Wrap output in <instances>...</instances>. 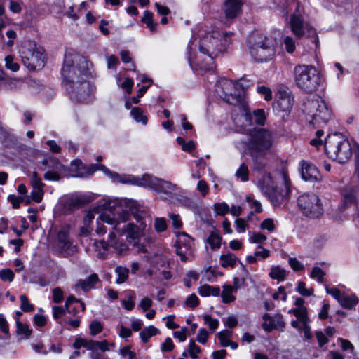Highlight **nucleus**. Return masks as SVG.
I'll use <instances>...</instances> for the list:
<instances>
[{"label": "nucleus", "instance_id": "nucleus-1", "mask_svg": "<svg viewBox=\"0 0 359 359\" xmlns=\"http://www.w3.org/2000/svg\"><path fill=\"white\" fill-rule=\"evenodd\" d=\"M107 208L113 214L103 215L102 219L107 224L112 226L118 236L127 234L128 243L133 242L137 245L140 238L143 236L147 230V224L143 217L137 214L139 208L135 201L128 199H115L107 204Z\"/></svg>", "mask_w": 359, "mask_h": 359}, {"label": "nucleus", "instance_id": "nucleus-2", "mask_svg": "<svg viewBox=\"0 0 359 359\" xmlns=\"http://www.w3.org/2000/svg\"><path fill=\"white\" fill-rule=\"evenodd\" d=\"M93 63L79 55H66L62 68L63 82L72 100L84 102L90 96L93 87L87 81L91 74Z\"/></svg>", "mask_w": 359, "mask_h": 359}, {"label": "nucleus", "instance_id": "nucleus-3", "mask_svg": "<svg viewBox=\"0 0 359 359\" xmlns=\"http://www.w3.org/2000/svg\"><path fill=\"white\" fill-rule=\"evenodd\" d=\"M219 36L220 33L218 31L208 32L201 37L199 50L204 55H207V58L204 61L199 62L195 58L191 51L196 50V44L190 41L187 46L188 60L190 67L195 70L211 71L215 68L213 58L217 57L219 53L222 52L223 48L219 46Z\"/></svg>", "mask_w": 359, "mask_h": 359}, {"label": "nucleus", "instance_id": "nucleus-4", "mask_svg": "<svg viewBox=\"0 0 359 359\" xmlns=\"http://www.w3.org/2000/svg\"><path fill=\"white\" fill-rule=\"evenodd\" d=\"M324 148L328 157L339 163H345L352 156L351 144L341 133L328 135L325 140Z\"/></svg>", "mask_w": 359, "mask_h": 359}, {"label": "nucleus", "instance_id": "nucleus-5", "mask_svg": "<svg viewBox=\"0 0 359 359\" xmlns=\"http://www.w3.org/2000/svg\"><path fill=\"white\" fill-rule=\"evenodd\" d=\"M293 74L295 85L306 93L315 92L322 83L320 74L313 65H297L294 68Z\"/></svg>", "mask_w": 359, "mask_h": 359}, {"label": "nucleus", "instance_id": "nucleus-6", "mask_svg": "<svg viewBox=\"0 0 359 359\" xmlns=\"http://www.w3.org/2000/svg\"><path fill=\"white\" fill-rule=\"evenodd\" d=\"M304 114L306 121L313 126L326 124L332 118V111L325 102L319 96L315 95L307 99L303 104Z\"/></svg>", "mask_w": 359, "mask_h": 359}, {"label": "nucleus", "instance_id": "nucleus-7", "mask_svg": "<svg viewBox=\"0 0 359 359\" xmlns=\"http://www.w3.org/2000/svg\"><path fill=\"white\" fill-rule=\"evenodd\" d=\"M273 142V134L264 128H254L247 131L245 139L236 141V146L238 149L248 150L270 151Z\"/></svg>", "mask_w": 359, "mask_h": 359}, {"label": "nucleus", "instance_id": "nucleus-8", "mask_svg": "<svg viewBox=\"0 0 359 359\" xmlns=\"http://www.w3.org/2000/svg\"><path fill=\"white\" fill-rule=\"evenodd\" d=\"M244 81L233 82L223 78L217 82L215 91L224 101L229 104L243 106L245 90L248 86L244 84Z\"/></svg>", "mask_w": 359, "mask_h": 359}, {"label": "nucleus", "instance_id": "nucleus-9", "mask_svg": "<svg viewBox=\"0 0 359 359\" xmlns=\"http://www.w3.org/2000/svg\"><path fill=\"white\" fill-rule=\"evenodd\" d=\"M19 53L22 64L29 70H39L45 65L44 49L34 41L24 42Z\"/></svg>", "mask_w": 359, "mask_h": 359}, {"label": "nucleus", "instance_id": "nucleus-10", "mask_svg": "<svg viewBox=\"0 0 359 359\" xmlns=\"http://www.w3.org/2000/svg\"><path fill=\"white\" fill-rule=\"evenodd\" d=\"M71 166L72 168L74 167L77 169L76 173L72 175L74 177H86L92 175L96 170H101L114 181L134 185H136V182H137V177L133 175H120L115 172H111L102 164L95 163L92 164L90 168H86L83 167L81 161L74 160L72 162Z\"/></svg>", "mask_w": 359, "mask_h": 359}, {"label": "nucleus", "instance_id": "nucleus-11", "mask_svg": "<svg viewBox=\"0 0 359 359\" xmlns=\"http://www.w3.org/2000/svg\"><path fill=\"white\" fill-rule=\"evenodd\" d=\"M248 49L251 57L257 62L270 60L274 55L271 41L261 34H254L248 41Z\"/></svg>", "mask_w": 359, "mask_h": 359}, {"label": "nucleus", "instance_id": "nucleus-12", "mask_svg": "<svg viewBox=\"0 0 359 359\" xmlns=\"http://www.w3.org/2000/svg\"><path fill=\"white\" fill-rule=\"evenodd\" d=\"M70 226H62L55 232V236L52 243V251L61 257H67L77 251V247L73 244L69 236Z\"/></svg>", "mask_w": 359, "mask_h": 359}, {"label": "nucleus", "instance_id": "nucleus-13", "mask_svg": "<svg viewBox=\"0 0 359 359\" xmlns=\"http://www.w3.org/2000/svg\"><path fill=\"white\" fill-rule=\"evenodd\" d=\"M258 186L262 192L267 197L273 206L279 205L289 192V188L287 184H285V191H278L277 187L274 185L270 173H265L263 175L262 179L258 182Z\"/></svg>", "mask_w": 359, "mask_h": 359}, {"label": "nucleus", "instance_id": "nucleus-14", "mask_svg": "<svg viewBox=\"0 0 359 359\" xmlns=\"http://www.w3.org/2000/svg\"><path fill=\"white\" fill-rule=\"evenodd\" d=\"M298 205L304 215L315 219L323 213V205L318 196L313 194H305L298 198Z\"/></svg>", "mask_w": 359, "mask_h": 359}, {"label": "nucleus", "instance_id": "nucleus-15", "mask_svg": "<svg viewBox=\"0 0 359 359\" xmlns=\"http://www.w3.org/2000/svg\"><path fill=\"white\" fill-rule=\"evenodd\" d=\"M290 26L292 33L296 37L299 39L304 36H306L309 38H313V42L316 47L318 46L319 39L316 30L308 22L304 21L302 15L299 13L292 15L290 20Z\"/></svg>", "mask_w": 359, "mask_h": 359}, {"label": "nucleus", "instance_id": "nucleus-16", "mask_svg": "<svg viewBox=\"0 0 359 359\" xmlns=\"http://www.w3.org/2000/svg\"><path fill=\"white\" fill-rule=\"evenodd\" d=\"M41 164L44 168L41 167L40 170H47L43 177L48 181H59L61 178L60 172L65 171V167L55 158H45Z\"/></svg>", "mask_w": 359, "mask_h": 359}, {"label": "nucleus", "instance_id": "nucleus-17", "mask_svg": "<svg viewBox=\"0 0 359 359\" xmlns=\"http://www.w3.org/2000/svg\"><path fill=\"white\" fill-rule=\"evenodd\" d=\"M293 104L294 98L291 92L288 89H279L278 99L273 104V109L288 114L292 109Z\"/></svg>", "mask_w": 359, "mask_h": 359}, {"label": "nucleus", "instance_id": "nucleus-18", "mask_svg": "<svg viewBox=\"0 0 359 359\" xmlns=\"http://www.w3.org/2000/svg\"><path fill=\"white\" fill-rule=\"evenodd\" d=\"M100 243L104 250L112 248L118 255H122L128 250L127 244L123 240L117 238L116 233L114 231L109 234L107 241H101Z\"/></svg>", "mask_w": 359, "mask_h": 359}, {"label": "nucleus", "instance_id": "nucleus-19", "mask_svg": "<svg viewBox=\"0 0 359 359\" xmlns=\"http://www.w3.org/2000/svg\"><path fill=\"white\" fill-rule=\"evenodd\" d=\"M241 109L243 110L244 118L250 125L256 123L257 125L263 126L266 121L265 111L263 109H258L251 112L247 107L245 100H243V106L238 105Z\"/></svg>", "mask_w": 359, "mask_h": 359}, {"label": "nucleus", "instance_id": "nucleus-20", "mask_svg": "<svg viewBox=\"0 0 359 359\" xmlns=\"http://www.w3.org/2000/svg\"><path fill=\"white\" fill-rule=\"evenodd\" d=\"M243 3L240 0H226L222 8L226 21L237 18L241 13Z\"/></svg>", "mask_w": 359, "mask_h": 359}, {"label": "nucleus", "instance_id": "nucleus-21", "mask_svg": "<svg viewBox=\"0 0 359 359\" xmlns=\"http://www.w3.org/2000/svg\"><path fill=\"white\" fill-rule=\"evenodd\" d=\"M248 151L252 161L253 169L258 172L264 171L269 162L267 155L270 151L248 150Z\"/></svg>", "mask_w": 359, "mask_h": 359}, {"label": "nucleus", "instance_id": "nucleus-22", "mask_svg": "<svg viewBox=\"0 0 359 359\" xmlns=\"http://www.w3.org/2000/svg\"><path fill=\"white\" fill-rule=\"evenodd\" d=\"M301 167V175L304 180L309 182H316L320 180V174L317 168L313 164L308 161H302Z\"/></svg>", "mask_w": 359, "mask_h": 359}, {"label": "nucleus", "instance_id": "nucleus-23", "mask_svg": "<svg viewBox=\"0 0 359 359\" xmlns=\"http://www.w3.org/2000/svg\"><path fill=\"white\" fill-rule=\"evenodd\" d=\"M108 345L109 344L106 340L97 341L86 339H76L74 343V347L76 349H79L83 346L87 348L88 349H91L93 351L100 349L102 351L109 350Z\"/></svg>", "mask_w": 359, "mask_h": 359}, {"label": "nucleus", "instance_id": "nucleus-24", "mask_svg": "<svg viewBox=\"0 0 359 359\" xmlns=\"http://www.w3.org/2000/svg\"><path fill=\"white\" fill-rule=\"evenodd\" d=\"M262 318L264 320L262 328L265 332H270L273 330L285 327V323L282 320L283 317L280 314L271 316L269 313H264Z\"/></svg>", "mask_w": 359, "mask_h": 359}, {"label": "nucleus", "instance_id": "nucleus-25", "mask_svg": "<svg viewBox=\"0 0 359 359\" xmlns=\"http://www.w3.org/2000/svg\"><path fill=\"white\" fill-rule=\"evenodd\" d=\"M31 82H32L31 80L17 79V78H10V79H4V81L3 83V87L4 86H6L11 90L19 91V90L25 88L27 86H29Z\"/></svg>", "mask_w": 359, "mask_h": 359}, {"label": "nucleus", "instance_id": "nucleus-26", "mask_svg": "<svg viewBox=\"0 0 359 359\" xmlns=\"http://www.w3.org/2000/svg\"><path fill=\"white\" fill-rule=\"evenodd\" d=\"M158 182V177L151 175L145 174L141 177H137V182H136V185L155 191Z\"/></svg>", "mask_w": 359, "mask_h": 359}, {"label": "nucleus", "instance_id": "nucleus-27", "mask_svg": "<svg viewBox=\"0 0 359 359\" xmlns=\"http://www.w3.org/2000/svg\"><path fill=\"white\" fill-rule=\"evenodd\" d=\"M179 187L177 184H173L170 181H165L158 178V182L155 191L159 193L169 194L177 191Z\"/></svg>", "mask_w": 359, "mask_h": 359}, {"label": "nucleus", "instance_id": "nucleus-28", "mask_svg": "<svg viewBox=\"0 0 359 359\" xmlns=\"http://www.w3.org/2000/svg\"><path fill=\"white\" fill-rule=\"evenodd\" d=\"M114 201H108L107 203H104V209L106 210V211H109V213H107V212L101 214L99 217V218L97 219V226H96V229H95V233L98 235V236H102L104 235V233H106L107 232V228H106V226L104 224V223H107L105 221H104L102 219V216L103 215H109L112 217L113 214L111 212V211L110 210H109L107 208V204L110 202H114Z\"/></svg>", "mask_w": 359, "mask_h": 359}, {"label": "nucleus", "instance_id": "nucleus-29", "mask_svg": "<svg viewBox=\"0 0 359 359\" xmlns=\"http://www.w3.org/2000/svg\"><path fill=\"white\" fill-rule=\"evenodd\" d=\"M176 253L180 257L182 262H185L190 259L193 257L192 247L190 245H176Z\"/></svg>", "mask_w": 359, "mask_h": 359}, {"label": "nucleus", "instance_id": "nucleus-30", "mask_svg": "<svg viewBox=\"0 0 359 359\" xmlns=\"http://www.w3.org/2000/svg\"><path fill=\"white\" fill-rule=\"evenodd\" d=\"M355 189L348 187L344 190L342 194V203L344 208L348 207L355 202Z\"/></svg>", "mask_w": 359, "mask_h": 359}, {"label": "nucleus", "instance_id": "nucleus-31", "mask_svg": "<svg viewBox=\"0 0 359 359\" xmlns=\"http://www.w3.org/2000/svg\"><path fill=\"white\" fill-rule=\"evenodd\" d=\"M198 292L203 297H208L210 295L217 297L219 294L220 290L218 287L204 284L198 289Z\"/></svg>", "mask_w": 359, "mask_h": 359}, {"label": "nucleus", "instance_id": "nucleus-32", "mask_svg": "<svg viewBox=\"0 0 359 359\" xmlns=\"http://www.w3.org/2000/svg\"><path fill=\"white\" fill-rule=\"evenodd\" d=\"M85 201L82 197H71L65 203V207L69 210L74 211L80 208Z\"/></svg>", "mask_w": 359, "mask_h": 359}, {"label": "nucleus", "instance_id": "nucleus-33", "mask_svg": "<svg viewBox=\"0 0 359 359\" xmlns=\"http://www.w3.org/2000/svg\"><path fill=\"white\" fill-rule=\"evenodd\" d=\"M338 302L342 307L350 309L358 303V299L355 295H347L343 293Z\"/></svg>", "mask_w": 359, "mask_h": 359}, {"label": "nucleus", "instance_id": "nucleus-34", "mask_svg": "<svg viewBox=\"0 0 359 359\" xmlns=\"http://www.w3.org/2000/svg\"><path fill=\"white\" fill-rule=\"evenodd\" d=\"M158 333V330L153 325L144 328L140 333L142 342L146 343L149 339Z\"/></svg>", "mask_w": 359, "mask_h": 359}, {"label": "nucleus", "instance_id": "nucleus-35", "mask_svg": "<svg viewBox=\"0 0 359 359\" xmlns=\"http://www.w3.org/2000/svg\"><path fill=\"white\" fill-rule=\"evenodd\" d=\"M115 273L118 276L116 283L117 284H122L128 280L129 269L121 266H118L115 269Z\"/></svg>", "mask_w": 359, "mask_h": 359}, {"label": "nucleus", "instance_id": "nucleus-36", "mask_svg": "<svg viewBox=\"0 0 359 359\" xmlns=\"http://www.w3.org/2000/svg\"><path fill=\"white\" fill-rule=\"evenodd\" d=\"M220 260L222 262V266L226 268L228 266L233 267L236 264L238 259L233 254L228 253L226 255H222L220 256Z\"/></svg>", "mask_w": 359, "mask_h": 359}, {"label": "nucleus", "instance_id": "nucleus-37", "mask_svg": "<svg viewBox=\"0 0 359 359\" xmlns=\"http://www.w3.org/2000/svg\"><path fill=\"white\" fill-rule=\"evenodd\" d=\"M223 288L224 289L221 294L222 302L225 304L233 302L236 299V297L232 294V292L234 290L232 286L224 285Z\"/></svg>", "mask_w": 359, "mask_h": 359}, {"label": "nucleus", "instance_id": "nucleus-38", "mask_svg": "<svg viewBox=\"0 0 359 359\" xmlns=\"http://www.w3.org/2000/svg\"><path fill=\"white\" fill-rule=\"evenodd\" d=\"M222 237L215 231H212L208 238L207 243L210 245L212 249H219L221 245Z\"/></svg>", "mask_w": 359, "mask_h": 359}, {"label": "nucleus", "instance_id": "nucleus-39", "mask_svg": "<svg viewBox=\"0 0 359 359\" xmlns=\"http://www.w3.org/2000/svg\"><path fill=\"white\" fill-rule=\"evenodd\" d=\"M289 313H292L301 323L310 321L307 316V309L306 307L295 308L292 310H290Z\"/></svg>", "mask_w": 359, "mask_h": 359}, {"label": "nucleus", "instance_id": "nucleus-40", "mask_svg": "<svg viewBox=\"0 0 359 359\" xmlns=\"http://www.w3.org/2000/svg\"><path fill=\"white\" fill-rule=\"evenodd\" d=\"M142 22L145 23L147 27L151 32H155L156 29V24H155L153 21V13L149 11H145L144 12V15L142 18Z\"/></svg>", "mask_w": 359, "mask_h": 359}, {"label": "nucleus", "instance_id": "nucleus-41", "mask_svg": "<svg viewBox=\"0 0 359 359\" xmlns=\"http://www.w3.org/2000/svg\"><path fill=\"white\" fill-rule=\"evenodd\" d=\"M235 176L242 182H247L248 180L249 170L248 165L245 163L241 164L238 170L236 171Z\"/></svg>", "mask_w": 359, "mask_h": 359}, {"label": "nucleus", "instance_id": "nucleus-42", "mask_svg": "<svg viewBox=\"0 0 359 359\" xmlns=\"http://www.w3.org/2000/svg\"><path fill=\"white\" fill-rule=\"evenodd\" d=\"M269 276L273 279L278 280V281H282L285 278L286 271L285 269H281L279 266H273L271 269Z\"/></svg>", "mask_w": 359, "mask_h": 359}, {"label": "nucleus", "instance_id": "nucleus-43", "mask_svg": "<svg viewBox=\"0 0 359 359\" xmlns=\"http://www.w3.org/2000/svg\"><path fill=\"white\" fill-rule=\"evenodd\" d=\"M130 114L137 123H142L143 125L147 123V117L143 114V111L140 108H133Z\"/></svg>", "mask_w": 359, "mask_h": 359}, {"label": "nucleus", "instance_id": "nucleus-44", "mask_svg": "<svg viewBox=\"0 0 359 359\" xmlns=\"http://www.w3.org/2000/svg\"><path fill=\"white\" fill-rule=\"evenodd\" d=\"M16 325H17V333L19 335H23L25 338H28L31 333L32 330H30L27 325L23 324L20 321V320H16Z\"/></svg>", "mask_w": 359, "mask_h": 359}, {"label": "nucleus", "instance_id": "nucleus-45", "mask_svg": "<svg viewBox=\"0 0 359 359\" xmlns=\"http://www.w3.org/2000/svg\"><path fill=\"white\" fill-rule=\"evenodd\" d=\"M176 141L184 151L191 152L195 149L196 144L193 140L186 142L184 138L178 137H177Z\"/></svg>", "mask_w": 359, "mask_h": 359}, {"label": "nucleus", "instance_id": "nucleus-46", "mask_svg": "<svg viewBox=\"0 0 359 359\" xmlns=\"http://www.w3.org/2000/svg\"><path fill=\"white\" fill-rule=\"evenodd\" d=\"M30 196L33 201L39 203L42 201L44 194L43 187H32Z\"/></svg>", "mask_w": 359, "mask_h": 359}, {"label": "nucleus", "instance_id": "nucleus-47", "mask_svg": "<svg viewBox=\"0 0 359 359\" xmlns=\"http://www.w3.org/2000/svg\"><path fill=\"white\" fill-rule=\"evenodd\" d=\"M53 318L57 320L64 316L66 311L71 313L70 309H67L65 305L64 306H53Z\"/></svg>", "mask_w": 359, "mask_h": 359}, {"label": "nucleus", "instance_id": "nucleus-48", "mask_svg": "<svg viewBox=\"0 0 359 359\" xmlns=\"http://www.w3.org/2000/svg\"><path fill=\"white\" fill-rule=\"evenodd\" d=\"M324 276L325 272L318 266L313 267L310 274L311 278L316 279L319 283L324 282Z\"/></svg>", "mask_w": 359, "mask_h": 359}, {"label": "nucleus", "instance_id": "nucleus-49", "mask_svg": "<svg viewBox=\"0 0 359 359\" xmlns=\"http://www.w3.org/2000/svg\"><path fill=\"white\" fill-rule=\"evenodd\" d=\"M283 43L287 53H292L295 50V41L292 37L289 36H285Z\"/></svg>", "mask_w": 359, "mask_h": 359}, {"label": "nucleus", "instance_id": "nucleus-50", "mask_svg": "<svg viewBox=\"0 0 359 359\" xmlns=\"http://www.w3.org/2000/svg\"><path fill=\"white\" fill-rule=\"evenodd\" d=\"M5 67L13 72H17L20 67L18 63L14 62V59L12 55H7L5 57Z\"/></svg>", "mask_w": 359, "mask_h": 359}, {"label": "nucleus", "instance_id": "nucleus-51", "mask_svg": "<svg viewBox=\"0 0 359 359\" xmlns=\"http://www.w3.org/2000/svg\"><path fill=\"white\" fill-rule=\"evenodd\" d=\"M231 334V332L228 330H223L217 334L218 339L220 341L221 346L223 347L229 346V337Z\"/></svg>", "mask_w": 359, "mask_h": 359}, {"label": "nucleus", "instance_id": "nucleus-52", "mask_svg": "<svg viewBox=\"0 0 359 359\" xmlns=\"http://www.w3.org/2000/svg\"><path fill=\"white\" fill-rule=\"evenodd\" d=\"M297 291L303 296L309 297L313 294V290L312 288H306L304 282L300 281L298 283Z\"/></svg>", "mask_w": 359, "mask_h": 359}, {"label": "nucleus", "instance_id": "nucleus-53", "mask_svg": "<svg viewBox=\"0 0 359 359\" xmlns=\"http://www.w3.org/2000/svg\"><path fill=\"white\" fill-rule=\"evenodd\" d=\"M190 245V247L193 246V241L191 238L188 236L185 233H182L180 235H179L178 241H177L176 245Z\"/></svg>", "mask_w": 359, "mask_h": 359}, {"label": "nucleus", "instance_id": "nucleus-54", "mask_svg": "<svg viewBox=\"0 0 359 359\" xmlns=\"http://www.w3.org/2000/svg\"><path fill=\"white\" fill-rule=\"evenodd\" d=\"M214 210L218 215H224L229 211V207L226 203H219L214 205Z\"/></svg>", "mask_w": 359, "mask_h": 359}, {"label": "nucleus", "instance_id": "nucleus-55", "mask_svg": "<svg viewBox=\"0 0 359 359\" xmlns=\"http://www.w3.org/2000/svg\"><path fill=\"white\" fill-rule=\"evenodd\" d=\"M189 355L195 359L197 358L198 354L201 352V348L195 344L194 340H191L189 344L188 349Z\"/></svg>", "mask_w": 359, "mask_h": 359}, {"label": "nucleus", "instance_id": "nucleus-56", "mask_svg": "<svg viewBox=\"0 0 359 359\" xmlns=\"http://www.w3.org/2000/svg\"><path fill=\"white\" fill-rule=\"evenodd\" d=\"M21 301L20 309L25 312H29L34 310V306L29 304L27 297L25 295H20Z\"/></svg>", "mask_w": 359, "mask_h": 359}, {"label": "nucleus", "instance_id": "nucleus-57", "mask_svg": "<svg viewBox=\"0 0 359 359\" xmlns=\"http://www.w3.org/2000/svg\"><path fill=\"white\" fill-rule=\"evenodd\" d=\"M205 324H206L211 330H215L219 325V321L217 319L212 318L209 315H205L203 316Z\"/></svg>", "mask_w": 359, "mask_h": 359}, {"label": "nucleus", "instance_id": "nucleus-58", "mask_svg": "<svg viewBox=\"0 0 359 359\" xmlns=\"http://www.w3.org/2000/svg\"><path fill=\"white\" fill-rule=\"evenodd\" d=\"M219 46L223 48L222 52H224L230 44V34L226 32L222 35L220 34L219 36Z\"/></svg>", "mask_w": 359, "mask_h": 359}, {"label": "nucleus", "instance_id": "nucleus-59", "mask_svg": "<svg viewBox=\"0 0 359 359\" xmlns=\"http://www.w3.org/2000/svg\"><path fill=\"white\" fill-rule=\"evenodd\" d=\"M90 334L92 335H96L102 330V325L100 321L93 320L89 325Z\"/></svg>", "mask_w": 359, "mask_h": 359}, {"label": "nucleus", "instance_id": "nucleus-60", "mask_svg": "<svg viewBox=\"0 0 359 359\" xmlns=\"http://www.w3.org/2000/svg\"><path fill=\"white\" fill-rule=\"evenodd\" d=\"M0 278L3 281L12 282L14 278V273L9 269H2L0 271Z\"/></svg>", "mask_w": 359, "mask_h": 359}, {"label": "nucleus", "instance_id": "nucleus-61", "mask_svg": "<svg viewBox=\"0 0 359 359\" xmlns=\"http://www.w3.org/2000/svg\"><path fill=\"white\" fill-rule=\"evenodd\" d=\"M154 227L156 231L163 232L167 229L166 221L164 218H156L154 222Z\"/></svg>", "mask_w": 359, "mask_h": 359}, {"label": "nucleus", "instance_id": "nucleus-62", "mask_svg": "<svg viewBox=\"0 0 359 359\" xmlns=\"http://www.w3.org/2000/svg\"><path fill=\"white\" fill-rule=\"evenodd\" d=\"M53 301L56 304L60 303L64 298L63 291L60 287H55L53 289Z\"/></svg>", "mask_w": 359, "mask_h": 359}, {"label": "nucleus", "instance_id": "nucleus-63", "mask_svg": "<svg viewBox=\"0 0 359 359\" xmlns=\"http://www.w3.org/2000/svg\"><path fill=\"white\" fill-rule=\"evenodd\" d=\"M199 304V299L198 297L195 294H191L189 296H188L185 300V304L186 306L191 307V308H195Z\"/></svg>", "mask_w": 359, "mask_h": 359}, {"label": "nucleus", "instance_id": "nucleus-64", "mask_svg": "<svg viewBox=\"0 0 359 359\" xmlns=\"http://www.w3.org/2000/svg\"><path fill=\"white\" fill-rule=\"evenodd\" d=\"M257 90L259 94L264 95V99L266 101H269L272 99V92L271 89L266 86H258Z\"/></svg>", "mask_w": 359, "mask_h": 359}]
</instances>
